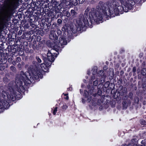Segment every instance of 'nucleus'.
Here are the masks:
<instances>
[{
  "label": "nucleus",
  "mask_w": 146,
  "mask_h": 146,
  "mask_svg": "<svg viewBox=\"0 0 146 146\" xmlns=\"http://www.w3.org/2000/svg\"><path fill=\"white\" fill-rule=\"evenodd\" d=\"M119 0L125 7L117 3H115L114 5L111 3H106L107 5H106L107 6L108 11L105 5L98 7L96 9L92 8L90 12L89 15L87 14L90 8L88 7L85 11L84 16H81L76 21V26L77 29L80 30L81 28L87 26L91 28L92 24L95 22L97 24L102 23L103 17L106 18L113 17L114 16V14L116 15H118L123 11L127 12L129 10L131 9L135 4L134 0Z\"/></svg>",
  "instance_id": "f257e3e1"
},
{
  "label": "nucleus",
  "mask_w": 146,
  "mask_h": 146,
  "mask_svg": "<svg viewBox=\"0 0 146 146\" xmlns=\"http://www.w3.org/2000/svg\"><path fill=\"white\" fill-rule=\"evenodd\" d=\"M41 70L39 69L38 68L36 67V70L35 69H31V67H30L28 70V71L25 72V74L22 72L21 73L20 76L21 78L24 83L27 82L30 84L31 80L32 79H38L39 78H42V70L46 71L47 70L48 67L44 63H42L40 65Z\"/></svg>",
  "instance_id": "f03ea898"
},
{
  "label": "nucleus",
  "mask_w": 146,
  "mask_h": 146,
  "mask_svg": "<svg viewBox=\"0 0 146 146\" xmlns=\"http://www.w3.org/2000/svg\"><path fill=\"white\" fill-rule=\"evenodd\" d=\"M8 90H7V93L5 91L2 92L3 96L6 102H8L9 100L14 101L15 96V93L14 91V89L20 92H23L24 90V87L23 86L22 81L20 79L17 78L15 82L14 83L13 82H10L9 84Z\"/></svg>",
  "instance_id": "7ed1b4c3"
},
{
  "label": "nucleus",
  "mask_w": 146,
  "mask_h": 146,
  "mask_svg": "<svg viewBox=\"0 0 146 146\" xmlns=\"http://www.w3.org/2000/svg\"><path fill=\"white\" fill-rule=\"evenodd\" d=\"M57 50H55L54 49H51L49 50L47 54V58L44 59V63L48 67L50 66L51 62H53L55 59V57H56L58 53Z\"/></svg>",
  "instance_id": "20e7f679"
},
{
  "label": "nucleus",
  "mask_w": 146,
  "mask_h": 146,
  "mask_svg": "<svg viewBox=\"0 0 146 146\" xmlns=\"http://www.w3.org/2000/svg\"><path fill=\"white\" fill-rule=\"evenodd\" d=\"M67 42L65 38L63 37H60L59 39V42L58 43V46L60 48H63V45H65L67 44Z\"/></svg>",
  "instance_id": "39448f33"
},
{
  "label": "nucleus",
  "mask_w": 146,
  "mask_h": 146,
  "mask_svg": "<svg viewBox=\"0 0 146 146\" xmlns=\"http://www.w3.org/2000/svg\"><path fill=\"white\" fill-rule=\"evenodd\" d=\"M49 37L52 40L56 39L58 38L56 34L55 31L54 30L50 31Z\"/></svg>",
  "instance_id": "423d86ee"
},
{
  "label": "nucleus",
  "mask_w": 146,
  "mask_h": 146,
  "mask_svg": "<svg viewBox=\"0 0 146 146\" xmlns=\"http://www.w3.org/2000/svg\"><path fill=\"white\" fill-rule=\"evenodd\" d=\"M95 76L94 75H93L92 76V77L91 79L90 80V82H91V80L92 81L95 80L93 81V84L95 86H97L98 84V80L99 78H96V79H95Z\"/></svg>",
  "instance_id": "0eeeda50"
},
{
  "label": "nucleus",
  "mask_w": 146,
  "mask_h": 146,
  "mask_svg": "<svg viewBox=\"0 0 146 146\" xmlns=\"http://www.w3.org/2000/svg\"><path fill=\"white\" fill-rule=\"evenodd\" d=\"M62 13L64 16H66L68 17H70V14L68 11L64 10L62 11Z\"/></svg>",
  "instance_id": "6e6552de"
},
{
  "label": "nucleus",
  "mask_w": 146,
  "mask_h": 146,
  "mask_svg": "<svg viewBox=\"0 0 146 146\" xmlns=\"http://www.w3.org/2000/svg\"><path fill=\"white\" fill-rule=\"evenodd\" d=\"M5 102H0V108H2L4 107H5Z\"/></svg>",
  "instance_id": "1a4fd4ad"
},
{
  "label": "nucleus",
  "mask_w": 146,
  "mask_h": 146,
  "mask_svg": "<svg viewBox=\"0 0 146 146\" xmlns=\"http://www.w3.org/2000/svg\"><path fill=\"white\" fill-rule=\"evenodd\" d=\"M71 13L72 16H74L77 14V13L73 10L71 11Z\"/></svg>",
  "instance_id": "9d476101"
},
{
  "label": "nucleus",
  "mask_w": 146,
  "mask_h": 146,
  "mask_svg": "<svg viewBox=\"0 0 146 146\" xmlns=\"http://www.w3.org/2000/svg\"><path fill=\"white\" fill-rule=\"evenodd\" d=\"M84 95L86 97H88V93L87 91H84Z\"/></svg>",
  "instance_id": "9b49d317"
},
{
  "label": "nucleus",
  "mask_w": 146,
  "mask_h": 146,
  "mask_svg": "<svg viewBox=\"0 0 146 146\" xmlns=\"http://www.w3.org/2000/svg\"><path fill=\"white\" fill-rule=\"evenodd\" d=\"M36 59L38 63H40L41 62V60L38 57L36 56Z\"/></svg>",
  "instance_id": "f8f14e48"
},
{
  "label": "nucleus",
  "mask_w": 146,
  "mask_h": 146,
  "mask_svg": "<svg viewBox=\"0 0 146 146\" xmlns=\"http://www.w3.org/2000/svg\"><path fill=\"white\" fill-rule=\"evenodd\" d=\"M57 111V108L56 107L53 111V114L54 115H55L56 114Z\"/></svg>",
  "instance_id": "ddd939ff"
},
{
  "label": "nucleus",
  "mask_w": 146,
  "mask_h": 146,
  "mask_svg": "<svg viewBox=\"0 0 146 146\" xmlns=\"http://www.w3.org/2000/svg\"><path fill=\"white\" fill-rule=\"evenodd\" d=\"M99 74L101 76H102V75H103V71L102 70H100Z\"/></svg>",
  "instance_id": "4468645a"
},
{
  "label": "nucleus",
  "mask_w": 146,
  "mask_h": 146,
  "mask_svg": "<svg viewBox=\"0 0 146 146\" xmlns=\"http://www.w3.org/2000/svg\"><path fill=\"white\" fill-rule=\"evenodd\" d=\"M57 23L59 24H61L62 23V21L60 19H58L57 20Z\"/></svg>",
  "instance_id": "2eb2a0df"
},
{
  "label": "nucleus",
  "mask_w": 146,
  "mask_h": 146,
  "mask_svg": "<svg viewBox=\"0 0 146 146\" xmlns=\"http://www.w3.org/2000/svg\"><path fill=\"white\" fill-rule=\"evenodd\" d=\"M67 105H63V107H62V108L63 109H66L67 108Z\"/></svg>",
  "instance_id": "dca6fc26"
},
{
  "label": "nucleus",
  "mask_w": 146,
  "mask_h": 146,
  "mask_svg": "<svg viewBox=\"0 0 146 146\" xmlns=\"http://www.w3.org/2000/svg\"><path fill=\"white\" fill-rule=\"evenodd\" d=\"M91 96H89V98H88L87 100L88 102H90L91 101Z\"/></svg>",
  "instance_id": "f3484780"
},
{
  "label": "nucleus",
  "mask_w": 146,
  "mask_h": 146,
  "mask_svg": "<svg viewBox=\"0 0 146 146\" xmlns=\"http://www.w3.org/2000/svg\"><path fill=\"white\" fill-rule=\"evenodd\" d=\"M143 71H145V72L144 73H142V74L143 75H144L145 74V72L146 71V70L145 69H143Z\"/></svg>",
  "instance_id": "a211bd4d"
},
{
  "label": "nucleus",
  "mask_w": 146,
  "mask_h": 146,
  "mask_svg": "<svg viewBox=\"0 0 146 146\" xmlns=\"http://www.w3.org/2000/svg\"><path fill=\"white\" fill-rule=\"evenodd\" d=\"M136 69L135 67H133V71L135 72L136 71Z\"/></svg>",
  "instance_id": "6ab92c4d"
},
{
  "label": "nucleus",
  "mask_w": 146,
  "mask_h": 146,
  "mask_svg": "<svg viewBox=\"0 0 146 146\" xmlns=\"http://www.w3.org/2000/svg\"><path fill=\"white\" fill-rule=\"evenodd\" d=\"M142 124L143 125H145V124L146 123V122L144 121H143L142 122Z\"/></svg>",
  "instance_id": "aec40b11"
},
{
  "label": "nucleus",
  "mask_w": 146,
  "mask_h": 146,
  "mask_svg": "<svg viewBox=\"0 0 146 146\" xmlns=\"http://www.w3.org/2000/svg\"><path fill=\"white\" fill-rule=\"evenodd\" d=\"M103 69L104 70H106L107 69V67L106 66H104Z\"/></svg>",
  "instance_id": "412c9836"
},
{
  "label": "nucleus",
  "mask_w": 146,
  "mask_h": 146,
  "mask_svg": "<svg viewBox=\"0 0 146 146\" xmlns=\"http://www.w3.org/2000/svg\"><path fill=\"white\" fill-rule=\"evenodd\" d=\"M65 98L66 100H68L69 98V97L68 96H67L66 97V98Z\"/></svg>",
  "instance_id": "4be33fe9"
},
{
  "label": "nucleus",
  "mask_w": 146,
  "mask_h": 146,
  "mask_svg": "<svg viewBox=\"0 0 146 146\" xmlns=\"http://www.w3.org/2000/svg\"><path fill=\"white\" fill-rule=\"evenodd\" d=\"M61 31L60 30H58L57 31V33H60Z\"/></svg>",
  "instance_id": "5701e85b"
},
{
  "label": "nucleus",
  "mask_w": 146,
  "mask_h": 146,
  "mask_svg": "<svg viewBox=\"0 0 146 146\" xmlns=\"http://www.w3.org/2000/svg\"><path fill=\"white\" fill-rule=\"evenodd\" d=\"M11 68H13L14 69H15V68L14 67H11Z\"/></svg>",
  "instance_id": "b1692460"
},
{
  "label": "nucleus",
  "mask_w": 146,
  "mask_h": 146,
  "mask_svg": "<svg viewBox=\"0 0 146 146\" xmlns=\"http://www.w3.org/2000/svg\"><path fill=\"white\" fill-rule=\"evenodd\" d=\"M68 95V94H64V95L65 96H67Z\"/></svg>",
  "instance_id": "393cba45"
},
{
  "label": "nucleus",
  "mask_w": 146,
  "mask_h": 146,
  "mask_svg": "<svg viewBox=\"0 0 146 146\" xmlns=\"http://www.w3.org/2000/svg\"><path fill=\"white\" fill-rule=\"evenodd\" d=\"M82 3V1H81V3Z\"/></svg>",
  "instance_id": "a878e982"
}]
</instances>
